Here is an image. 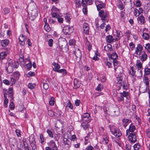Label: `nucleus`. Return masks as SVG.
<instances>
[{
  "label": "nucleus",
  "mask_w": 150,
  "mask_h": 150,
  "mask_svg": "<svg viewBox=\"0 0 150 150\" xmlns=\"http://www.w3.org/2000/svg\"><path fill=\"white\" fill-rule=\"evenodd\" d=\"M4 14H6L9 12L10 10L9 9L7 8H5L4 9Z\"/></svg>",
  "instance_id": "774afa93"
},
{
  "label": "nucleus",
  "mask_w": 150,
  "mask_h": 150,
  "mask_svg": "<svg viewBox=\"0 0 150 150\" xmlns=\"http://www.w3.org/2000/svg\"><path fill=\"white\" fill-rule=\"evenodd\" d=\"M143 82L146 84V87L145 88L144 90H142V88L140 87V91L142 93H144L147 91V87L149 85V80L147 77L144 76L143 77Z\"/></svg>",
  "instance_id": "39448f33"
},
{
  "label": "nucleus",
  "mask_w": 150,
  "mask_h": 150,
  "mask_svg": "<svg viewBox=\"0 0 150 150\" xmlns=\"http://www.w3.org/2000/svg\"><path fill=\"white\" fill-rule=\"evenodd\" d=\"M54 97H51L49 101V104L50 105L52 106L54 104Z\"/></svg>",
  "instance_id": "37998d69"
},
{
  "label": "nucleus",
  "mask_w": 150,
  "mask_h": 150,
  "mask_svg": "<svg viewBox=\"0 0 150 150\" xmlns=\"http://www.w3.org/2000/svg\"><path fill=\"white\" fill-rule=\"evenodd\" d=\"M117 100L119 102L123 101L124 100V98L120 95V96L117 98Z\"/></svg>",
  "instance_id": "69168bd1"
},
{
  "label": "nucleus",
  "mask_w": 150,
  "mask_h": 150,
  "mask_svg": "<svg viewBox=\"0 0 150 150\" xmlns=\"http://www.w3.org/2000/svg\"><path fill=\"white\" fill-rule=\"evenodd\" d=\"M57 72L59 73H63V75H65L67 74V71L65 69H59Z\"/></svg>",
  "instance_id": "f704fd0d"
},
{
  "label": "nucleus",
  "mask_w": 150,
  "mask_h": 150,
  "mask_svg": "<svg viewBox=\"0 0 150 150\" xmlns=\"http://www.w3.org/2000/svg\"><path fill=\"white\" fill-rule=\"evenodd\" d=\"M48 115L50 116H53L54 115V112L52 110H49L48 112Z\"/></svg>",
  "instance_id": "4d7b16f0"
},
{
  "label": "nucleus",
  "mask_w": 150,
  "mask_h": 150,
  "mask_svg": "<svg viewBox=\"0 0 150 150\" xmlns=\"http://www.w3.org/2000/svg\"><path fill=\"white\" fill-rule=\"evenodd\" d=\"M6 55L7 54L6 52H1L0 53V59H4L5 58Z\"/></svg>",
  "instance_id": "4c0bfd02"
},
{
  "label": "nucleus",
  "mask_w": 150,
  "mask_h": 150,
  "mask_svg": "<svg viewBox=\"0 0 150 150\" xmlns=\"http://www.w3.org/2000/svg\"><path fill=\"white\" fill-rule=\"evenodd\" d=\"M9 143L14 146L17 143V141L16 139L13 137L9 139Z\"/></svg>",
  "instance_id": "2f4dec72"
},
{
  "label": "nucleus",
  "mask_w": 150,
  "mask_h": 150,
  "mask_svg": "<svg viewBox=\"0 0 150 150\" xmlns=\"http://www.w3.org/2000/svg\"><path fill=\"white\" fill-rule=\"evenodd\" d=\"M82 6H87V4L91 5L92 4V0H82Z\"/></svg>",
  "instance_id": "a211bd4d"
},
{
  "label": "nucleus",
  "mask_w": 150,
  "mask_h": 150,
  "mask_svg": "<svg viewBox=\"0 0 150 150\" xmlns=\"http://www.w3.org/2000/svg\"><path fill=\"white\" fill-rule=\"evenodd\" d=\"M128 138L132 143H134L137 141V137L135 133H130Z\"/></svg>",
  "instance_id": "0eeeda50"
},
{
  "label": "nucleus",
  "mask_w": 150,
  "mask_h": 150,
  "mask_svg": "<svg viewBox=\"0 0 150 150\" xmlns=\"http://www.w3.org/2000/svg\"><path fill=\"white\" fill-rule=\"evenodd\" d=\"M6 70L9 74L11 73L13 71V67L11 64H9V63L6 65Z\"/></svg>",
  "instance_id": "aec40b11"
},
{
  "label": "nucleus",
  "mask_w": 150,
  "mask_h": 150,
  "mask_svg": "<svg viewBox=\"0 0 150 150\" xmlns=\"http://www.w3.org/2000/svg\"><path fill=\"white\" fill-rule=\"evenodd\" d=\"M144 76L148 75H149L150 73V69L149 68L147 67H146L145 68L144 70Z\"/></svg>",
  "instance_id": "e433bc0d"
},
{
  "label": "nucleus",
  "mask_w": 150,
  "mask_h": 150,
  "mask_svg": "<svg viewBox=\"0 0 150 150\" xmlns=\"http://www.w3.org/2000/svg\"><path fill=\"white\" fill-rule=\"evenodd\" d=\"M135 129L136 127L134 125H132V124L130 125L129 126V129H127L126 131V136H127L128 133H129L130 132H134Z\"/></svg>",
  "instance_id": "dca6fc26"
},
{
  "label": "nucleus",
  "mask_w": 150,
  "mask_h": 150,
  "mask_svg": "<svg viewBox=\"0 0 150 150\" xmlns=\"http://www.w3.org/2000/svg\"><path fill=\"white\" fill-rule=\"evenodd\" d=\"M136 65L138 68H142V64L140 60H137L136 62Z\"/></svg>",
  "instance_id": "58836bf2"
},
{
  "label": "nucleus",
  "mask_w": 150,
  "mask_h": 150,
  "mask_svg": "<svg viewBox=\"0 0 150 150\" xmlns=\"http://www.w3.org/2000/svg\"><path fill=\"white\" fill-rule=\"evenodd\" d=\"M9 64H11L13 68H17L19 66L18 63L17 61L10 60L9 61Z\"/></svg>",
  "instance_id": "6ab92c4d"
},
{
  "label": "nucleus",
  "mask_w": 150,
  "mask_h": 150,
  "mask_svg": "<svg viewBox=\"0 0 150 150\" xmlns=\"http://www.w3.org/2000/svg\"><path fill=\"white\" fill-rule=\"evenodd\" d=\"M104 50L107 52L111 51L112 50L111 45L110 44H108L104 47Z\"/></svg>",
  "instance_id": "cd10ccee"
},
{
  "label": "nucleus",
  "mask_w": 150,
  "mask_h": 150,
  "mask_svg": "<svg viewBox=\"0 0 150 150\" xmlns=\"http://www.w3.org/2000/svg\"><path fill=\"white\" fill-rule=\"evenodd\" d=\"M143 47L142 45L140 44H138L137 47L136 48V50L135 52V54H136L137 56L139 54L142 52Z\"/></svg>",
  "instance_id": "6e6552de"
},
{
  "label": "nucleus",
  "mask_w": 150,
  "mask_h": 150,
  "mask_svg": "<svg viewBox=\"0 0 150 150\" xmlns=\"http://www.w3.org/2000/svg\"><path fill=\"white\" fill-rule=\"evenodd\" d=\"M35 141V139L33 136H31L29 138V142L30 143L33 142Z\"/></svg>",
  "instance_id": "052dcab7"
},
{
  "label": "nucleus",
  "mask_w": 150,
  "mask_h": 150,
  "mask_svg": "<svg viewBox=\"0 0 150 150\" xmlns=\"http://www.w3.org/2000/svg\"><path fill=\"white\" fill-rule=\"evenodd\" d=\"M81 126L85 130L88 127L89 125L87 123H82L81 124Z\"/></svg>",
  "instance_id": "de8ad7c7"
},
{
  "label": "nucleus",
  "mask_w": 150,
  "mask_h": 150,
  "mask_svg": "<svg viewBox=\"0 0 150 150\" xmlns=\"http://www.w3.org/2000/svg\"><path fill=\"white\" fill-rule=\"evenodd\" d=\"M142 37L143 39L146 40H148L149 38V34L147 33H143L142 35Z\"/></svg>",
  "instance_id": "72a5a7b5"
},
{
  "label": "nucleus",
  "mask_w": 150,
  "mask_h": 150,
  "mask_svg": "<svg viewBox=\"0 0 150 150\" xmlns=\"http://www.w3.org/2000/svg\"><path fill=\"white\" fill-rule=\"evenodd\" d=\"M137 20L138 23L139 24L144 25L145 23V19L143 15H141L140 16L138 17L137 18Z\"/></svg>",
  "instance_id": "9d476101"
},
{
  "label": "nucleus",
  "mask_w": 150,
  "mask_h": 150,
  "mask_svg": "<svg viewBox=\"0 0 150 150\" xmlns=\"http://www.w3.org/2000/svg\"><path fill=\"white\" fill-rule=\"evenodd\" d=\"M58 21L60 23H62L63 21V18L58 16L57 18Z\"/></svg>",
  "instance_id": "338daca9"
},
{
  "label": "nucleus",
  "mask_w": 150,
  "mask_h": 150,
  "mask_svg": "<svg viewBox=\"0 0 150 150\" xmlns=\"http://www.w3.org/2000/svg\"><path fill=\"white\" fill-rule=\"evenodd\" d=\"M74 54L76 57V59H77L78 58L80 59L81 57L82 54L81 51L79 49L75 50Z\"/></svg>",
  "instance_id": "f3484780"
},
{
  "label": "nucleus",
  "mask_w": 150,
  "mask_h": 150,
  "mask_svg": "<svg viewBox=\"0 0 150 150\" xmlns=\"http://www.w3.org/2000/svg\"><path fill=\"white\" fill-rule=\"evenodd\" d=\"M90 116V115L88 113H85L81 116V117L83 118H88Z\"/></svg>",
  "instance_id": "8fccbe9b"
},
{
  "label": "nucleus",
  "mask_w": 150,
  "mask_h": 150,
  "mask_svg": "<svg viewBox=\"0 0 150 150\" xmlns=\"http://www.w3.org/2000/svg\"><path fill=\"white\" fill-rule=\"evenodd\" d=\"M138 55L140 59L142 62H144L146 61L147 59V55L144 50L142 52L139 54Z\"/></svg>",
  "instance_id": "20e7f679"
},
{
  "label": "nucleus",
  "mask_w": 150,
  "mask_h": 150,
  "mask_svg": "<svg viewBox=\"0 0 150 150\" xmlns=\"http://www.w3.org/2000/svg\"><path fill=\"white\" fill-rule=\"evenodd\" d=\"M20 76V74L19 71H16L13 72L12 74V76L16 79L18 80Z\"/></svg>",
  "instance_id": "393cba45"
},
{
  "label": "nucleus",
  "mask_w": 150,
  "mask_h": 150,
  "mask_svg": "<svg viewBox=\"0 0 150 150\" xmlns=\"http://www.w3.org/2000/svg\"><path fill=\"white\" fill-rule=\"evenodd\" d=\"M95 2L97 10L98 11L100 10L101 9L105 8V4L101 1L96 0Z\"/></svg>",
  "instance_id": "7ed1b4c3"
},
{
  "label": "nucleus",
  "mask_w": 150,
  "mask_h": 150,
  "mask_svg": "<svg viewBox=\"0 0 150 150\" xmlns=\"http://www.w3.org/2000/svg\"><path fill=\"white\" fill-rule=\"evenodd\" d=\"M120 94L124 98L126 97L128 99L129 97V95L128 92L123 91L122 93L121 92Z\"/></svg>",
  "instance_id": "473e14b6"
},
{
  "label": "nucleus",
  "mask_w": 150,
  "mask_h": 150,
  "mask_svg": "<svg viewBox=\"0 0 150 150\" xmlns=\"http://www.w3.org/2000/svg\"><path fill=\"white\" fill-rule=\"evenodd\" d=\"M109 137L107 135H104L102 137V140L100 141V143L106 145L109 142Z\"/></svg>",
  "instance_id": "9b49d317"
},
{
  "label": "nucleus",
  "mask_w": 150,
  "mask_h": 150,
  "mask_svg": "<svg viewBox=\"0 0 150 150\" xmlns=\"http://www.w3.org/2000/svg\"><path fill=\"white\" fill-rule=\"evenodd\" d=\"M25 66L27 67V69L28 70H29L32 67V64L31 62L25 65Z\"/></svg>",
  "instance_id": "864d4df0"
},
{
  "label": "nucleus",
  "mask_w": 150,
  "mask_h": 150,
  "mask_svg": "<svg viewBox=\"0 0 150 150\" xmlns=\"http://www.w3.org/2000/svg\"><path fill=\"white\" fill-rule=\"evenodd\" d=\"M73 30L72 27H70L69 26H64L63 29V32L65 35H70L73 32Z\"/></svg>",
  "instance_id": "f03ea898"
},
{
  "label": "nucleus",
  "mask_w": 150,
  "mask_h": 150,
  "mask_svg": "<svg viewBox=\"0 0 150 150\" xmlns=\"http://www.w3.org/2000/svg\"><path fill=\"white\" fill-rule=\"evenodd\" d=\"M111 58L113 60L117 59V55L116 53H112L111 56Z\"/></svg>",
  "instance_id": "3c124183"
},
{
  "label": "nucleus",
  "mask_w": 150,
  "mask_h": 150,
  "mask_svg": "<svg viewBox=\"0 0 150 150\" xmlns=\"http://www.w3.org/2000/svg\"><path fill=\"white\" fill-rule=\"evenodd\" d=\"M111 131L112 134L116 137L118 138L122 135L121 131L117 128L111 129Z\"/></svg>",
  "instance_id": "423d86ee"
},
{
  "label": "nucleus",
  "mask_w": 150,
  "mask_h": 150,
  "mask_svg": "<svg viewBox=\"0 0 150 150\" xmlns=\"http://www.w3.org/2000/svg\"><path fill=\"white\" fill-rule=\"evenodd\" d=\"M144 47L145 49L150 54V44L149 43L146 44Z\"/></svg>",
  "instance_id": "a18cd8bd"
},
{
  "label": "nucleus",
  "mask_w": 150,
  "mask_h": 150,
  "mask_svg": "<svg viewBox=\"0 0 150 150\" xmlns=\"http://www.w3.org/2000/svg\"><path fill=\"white\" fill-rule=\"evenodd\" d=\"M43 88L45 90H47L49 87V86L48 84L47 83H43Z\"/></svg>",
  "instance_id": "5fc2aeb1"
},
{
  "label": "nucleus",
  "mask_w": 150,
  "mask_h": 150,
  "mask_svg": "<svg viewBox=\"0 0 150 150\" xmlns=\"http://www.w3.org/2000/svg\"><path fill=\"white\" fill-rule=\"evenodd\" d=\"M122 121L123 122V126L125 128L127 126L128 123H130L131 122L130 120L125 118H123L122 120Z\"/></svg>",
  "instance_id": "b1692460"
},
{
  "label": "nucleus",
  "mask_w": 150,
  "mask_h": 150,
  "mask_svg": "<svg viewBox=\"0 0 150 150\" xmlns=\"http://www.w3.org/2000/svg\"><path fill=\"white\" fill-rule=\"evenodd\" d=\"M40 143L42 144H43L44 142V139L42 134H40Z\"/></svg>",
  "instance_id": "603ef678"
},
{
  "label": "nucleus",
  "mask_w": 150,
  "mask_h": 150,
  "mask_svg": "<svg viewBox=\"0 0 150 150\" xmlns=\"http://www.w3.org/2000/svg\"><path fill=\"white\" fill-rule=\"evenodd\" d=\"M9 42V40L8 39L3 40L1 41V45L3 47H6L7 46Z\"/></svg>",
  "instance_id": "c85d7f7f"
},
{
  "label": "nucleus",
  "mask_w": 150,
  "mask_h": 150,
  "mask_svg": "<svg viewBox=\"0 0 150 150\" xmlns=\"http://www.w3.org/2000/svg\"><path fill=\"white\" fill-rule=\"evenodd\" d=\"M109 15V12L105 10L102 9L99 12V16L101 18L103 22L106 21H108V17Z\"/></svg>",
  "instance_id": "f257e3e1"
},
{
  "label": "nucleus",
  "mask_w": 150,
  "mask_h": 150,
  "mask_svg": "<svg viewBox=\"0 0 150 150\" xmlns=\"http://www.w3.org/2000/svg\"><path fill=\"white\" fill-rule=\"evenodd\" d=\"M83 7V11L84 13L85 14H86L87 13V6H82Z\"/></svg>",
  "instance_id": "09e8293b"
},
{
  "label": "nucleus",
  "mask_w": 150,
  "mask_h": 150,
  "mask_svg": "<svg viewBox=\"0 0 150 150\" xmlns=\"http://www.w3.org/2000/svg\"><path fill=\"white\" fill-rule=\"evenodd\" d=\"M60 137V135L59 134H56L54 136V140L56 141H58Z\"/></svg>",
  "instance_id": "e2e57ef3"
},
{
  "label": "nucleus",
  "mask_w": 150,
  "mask_h": 150,
  "mask_svg": "<svg viewBox=\"0 0 150 150\" xmlns=\"http://www.w3.org/2000/svg\"><path fill=\"white\" fill-rule=\"evenodd\" d=\"M106 40L107 42L109 43H112L115 41V38H114L113 37L110 35H108L106 36Z\"/></svg>",
  "instance_id": "2eb2a0df"
},
{
  "label": "nucleus",
  "mask_w": 150,
  "mask_h": 150,
  "mask_svg": "<svg viewBox=\"0 0 150 150\" xmlns=\"http://www.w3.org/2000/svg\"><path fill=\"white\" fill-rule=\"evenodd\" d=\"M35 10L33 11V12L31 13V16H29V19L31 21H33L36 17V15L35 13L36 12Z\"/></svg>",
  "instance_id": "bb28decb"
},
{
  "label": "nucleus",
  "mask_w": 150,
  "mask_h": 150,
  "mask_svg": "<svg viewBox=\"0 0 150 150\" xmlns=\"http://www.w3.org/2000/svg\"><path fill=\"white\" fill-rule=\"evenodd\" d=\"M120 85L122 86L123 89L126 90H127L128 88V83L126 81H125L124 82H122L120 84Z\"/></svg>",
  "instance_id": "c756f323"
},
{
  "label": "nucleus",
  "mask_w": 150,
  "mask_h": 150,
  "mask_svg": "<svg viewBox=\"0 0 150 150\" xmlns=\"http://www.w3.org/2000/svg\"><path fill=\"white\" fill-rule=\"evenodd\" d=\"M133 147L134 150H139L141 146L139 143H137L134 145Z\"/></svg>",
  "instance_id": "79ce46f5"
},
{
  "label": "nucleus",
  "mask_w": 150,
  "mask_h": 150,
  "mask_svg": "<svg viewBox=\"0 0 150 150\" xmlns=\"http://www.w3.org/2000/svg\"><path fill=\"white\" fill-rule=\"evenodd\" d=\"M113 110V112L114 113V115L115 116H117L119 114L120 112L119 110V109L116 106L114 108Z\"/></svg>",
  "instance_id": "7c9ffc66"
},
{
  "label": "nucleus",
  "mask_w": 150,
  "mask_h": 150,
  "mask_svg": "<svg viewBox=\"0 0 150 150\" xmlns=\"http://www.w3.org/2000/svg\"><path fill=\"white\" fill-rule=\"evenodd\" d=\"M49 147L52 149V150H58V148L55 142L53 140H51L47 143Z\"/></svg>",
  "instance_id": "1a4fd4ad"
},
{
  "label": "nucleus",
  "mask_w": 150,
  "mask_h": 150,
  "mask_svg": "<svg viewBox=\"0 0 150 150\" xmlns=\"http://www.w3.org/2000/svg\"><path fill=\"white\" fill-rule=\"evenodd\" d=\"M44 29L47 32H49L51 30V28L48 24H45L44 26Z\"/></svg>",
  "instance_id": "c9c22d12"
},
{
  "label": "nucleus",
  "mask_w": 150,
  "mask_h": 150,
  "mask_svg": "<svg viewBox=\"0 0 150 150\" xmlns=\"http://www.w3.org/2000/svg\"><path fill=\"white\" fill-rule=\"evenodd\" d=\"M67 45V42L65 41L63 42H60L59 43V47L60 48V51H63V49Z\"/></svg>",
  "instance_id": "a878e982"
},
{
  "label": "nucleus",
  "mask_w": 150,
  "mask_h": 150,
  "mask_svg": "<svg viewBox=\"0 0 150 150\" xmlns=\"http://www.w3.org/2000/svg\"><path fill=\"white\" fill-rule=\"evenodd\" d=\"M26 39L25 36L23 35H20L19 38V43L21 45H23L25 44L24 41Z\"/></svg>",
  "instance_id": "4468645a"
},
{
  "label": "nucleus",
  "mask_w": 150,
  "mask_h": 150,
  "mask_svg": "<svg viewBox=\"0 0 150 150\" xmlns=\"http://www.w3.org/2000/svg\"><path fill=\"white\" fill-rule=\"evenodd\" d=\"M83 29L84 33L86 35H88L89 34V25L86 23H84L83 25Z\"/></svg>",
  "instance_id": "f8f14e48"
},
{
  "label": "nucleus",
  "mask_w": 150,
  "mask_h": 150,
  "mask_svg": "<svg viewBox=\"0 0 150 150\" xmlns=\"http://www.w3.org/2000/svg\"><path fill=\"white\" fill-rule=\"evenodd\" d=\"M76 7V8H79L81 6V1L77 0L75 2Z\"/></svg>",
  "instance_id": "49530a36"
},
{
  "label": "nucleus",
  "mask_w": 150,
  "mask_h": 150,
  "mask_svg": "<svg viewBox=\"0 0 150 150\" xmlns=\"http://www.w3.org/2000/svg\"><path fill=\"white\" fill-rule=\"evenodd\" d=\"M9 108L11 110H13L14 109L15 106L14 105V103L13 101L11 102H10V104L9 105Z\"/></svg>",
  "instance_id": "bf43d9fd"
},
{
  "label": "nucleus",
  "mask_w": 150,
  "mask_h": 150,
  "mask_svg": "<svg viewBox=\"0 0 150 150\" xmlns=\"http://www.w3.org/2000/svg\"><path fill=\"white\" fill-rule=\"evenodd\" d=\"M52 65L54 66V67L53 68V70L55 72H57V70L60 68V65L55 62H53Z\"/></svg>",
  "instance_id": "5701e85b"
},
{
  "label": "nucleus",
  "mask_w": 150,
  "mask_h": 150,
  "mask_svg": "<svg viewBox=\"0 0 150 150\" xmlns=\"http://www.w3.org/2000/svg\"><path fill=\"white\" fill-rule=\"evenodd\" d=\"M123 74H118V76L117 77V83L119 84H121L122 82H124L125 81V79L123 78Z\"/></svg>",
  "instance_id": "ddd939ff"
},
{
  "label": "nucleus",
  "mask_w": 150,
  "mask_h": 150,
  "mask_svg": "<svg viewBox=\"0 0 150 150\" xmlns=\"http://www.w3.org/2000/svg\"><path fill=\"white\" fill-rule=\"evenodd\" d=\"M68 107L71 109L73 110V106L69 100H68L67 104L66 106V107Z\"/></svg>",
  "instance_id": "a19ab883"
},
{
  "label": "nucleus",
  "mask_w": 150,
  "mask_h": 150,
  "mask_svg": "<svg viewBox=\"0 0 150 150\" xmlns=\"http://www.w3.org/2000/svg\"><path fill=\"white\" fill-rule=\"evenodd\" d=\"M31 146L32 147V149L33 150H36V142L35 141L33 142L30 143Z\"/></svg>",
  "instance_id": "c03bdc74"
},
{
  "label": "nucleus",
  "mask_w": 150,
  "mask_h": 150,
  "mask_svg": "<svg viewBox=\"0 0 150 150\" xmlns=\"http://www.w3.org/2000/svg\"><path fill=\"white\" fill-rule=\"evenodd\" d=\"M69 141L67 139L64 138L63 139V144L62 145H64V146H67V149L69 148Z\"/></svg>",
  "instance_id": "4be33fe9"
},
{
  "label": "nucleus",
  "mask_w": 150,
  "mask_h": 150,
  "mask_svg": "<svg viewBox=\"0 0 150 150\" xmlns=\"http://www.w3.org/2000/svg\"><path fill=\"white\" fill-rule=\"evenodd\" d=\"M53 41V40L52 39H50L49 40L48 45L50 47H51L52 46Z\"/></svg>",
  "instance_id": "0e129e2a"
},
{
  "label": "nucleus",
  "mask_w": 150,
  "mask_h": 150,
  "mask_svg": "<svg viewBox=\"0 0 150 150\" xmlns=\"http://www.w3.org/2000/svg\"><path fill=\"white\" fill-rule=\"evenodd\" d=\"M103 89V86L100 83L96 88V90L100 91Z\"/></svg>",
  "instance_id": "ea45409f"
},
{
  "label": "nucleus",
  "mask_w": 150,
  "mask_h": 150,
  "mask_svg": "<svg viewBox=\"0 0 150 150\" xmlns=\"http://www.w3.org/2000/svg\"><path fill=\"white\" fill-rule=\"evenodd\" d=\"M15 132L18 137H19L21 136V132L18 129H16Z\"/></svg>",
  "instance_id": "680f3d73"
},
{
  "label": "nucleus",
  "mask_w": 150,
  "mask_h": 150,
  "mask_svg": "<svg viewBox=\"0 0 150 150\" xmlns=\"http://www.w3.org/2000/svg\"><path fill=\"white\" fill-rule=\"evenodd\" d=\"M47 132L50 137L51 138L53 137V136L52 134V131L51 130L49 129H47Z\"/></svg>",
  "instance_id": "6e6d98bb"
},
{
  "label": "nucleus",
  "mask_w": 150,
  "mask_h": 150,
  "mask_svg": "<svg viewBox=\"0 0 150 150\" xmlns=\"http://www.w3.org/2000/svg\"><path fill=\"white\" fill-rule=\"evenodd\" d=\"M116 32L117 34L114 35V37L115 38V41H117L120 39V38L123 35L122 32L120 31H116Z\"/></svg>",
  "instance_id": "412c9836"
},
{
  "label": "nucleus",
  "mask_w": 150,
  "mask_h": 150,
  "mask_svg": "<svg viewBox=\"0 0 150 150\" xmlns=\"http://www.w3.org/2000/svg\"><path fill=\"white\" fill-rule=\"evenodd\" d=\"M140 14L138 12V9L135 8L134 11V15L136 16H138Z\"/></svg>",
  "instance_id": "13d9d810"
}]
</instances>
